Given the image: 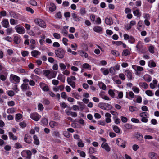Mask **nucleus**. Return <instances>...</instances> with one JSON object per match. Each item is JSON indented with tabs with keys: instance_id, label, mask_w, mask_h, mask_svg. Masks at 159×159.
Returning a JSON list of instances; mask_svg holds the SVG:
<instances>
[{
	"instance_id": "obj_40",
	"label": "nucleus",
	"mask_w": 159,
	"mask_h": 159,
	"mask_svg": "<svg viewBox=\"0 0 159 159\" xmlns=\"http://www.w3.org/2000/svg\"><path fill=\"white\" fill-rule=\"evenodd\" d=\"M7 28L6 29V31L7 34V35H9L11 34L13 32H14L12 27L10 28Z\"/></svg>"
},
{
	"instance_id": "obj_43",
	"label": "nucleus",
	"mask_w": 159,
	"mask_h": 159,
	"mask_svg": "<svg viewBox=\"0 0 159 159\" xmlns=\"http://www.w3.org/2000/svg\"><path fill=\"white\" fill-rule=\"evenodd\" d=\"M41 123L44 125H46L48 124V121L46 118H42L41 121Z\"/></svg>"
},
{
	"instance_id": "obj_25",
	"label": "nucleus",
	"mask_w": 159,
	"mask_h": 159,
	"mask_svg": "<svg viewBox=\"0 0 159 159\" xmlns=\"http://www.w3.org/2000/svg\"><path fill=\"white\" fill-rule=\"evenodd\" d=\"M56 6L53 3H51L49 5V10L51 12H53L56 10Z\"/></svg>"
},
{
	"instance_id": "obj_38",
	"label": "nucleus",
	"mask_w": 159,
	"mask_h": 159,
	"mask_svg": "<svg viewBox=\"0 0 159 159\" xmlns=\"http://www.w3.org/2000/svg\"><path fill=\"white\" fill-rule=\"evenodd\" d=\"M104 110L108 111L112 108V106L110 104L108 103H106Z\"/></svg>"
},
{
	"instance_id": "obj_41",
	"label": "nucleus",
	"mask_w": 159,
	"mask_h": 159,
	"mask_svg": "<svg viewBox=\"0 0 159 159\" xmlns=\"http://www.w3.org/2000/svg\"><path fill=\"white\" fill-rule=\"evenodd\" d=\"M139 86L144 89H147L148 87V85L145 82H141L139 84Z\"/></svg>"
},
{
	"instance_id": "obj_1",
	"label": "nucleus",
	"mask_w": 159,
	"mask_h": 159,
	"mask_svg": "<svg viewBox=\"0 0 159 159\" xmlns=\"http://www.w3.org/2000/svg\"><path fill=\"white\" fill-rule=\"evenodd\" d=\"M57 72L52 70H45L43 71V74L44 75L49 79L54 78L56 77Z\"/></svg>"
},
{
	"instance_id": "obj_24",
	"label": "nucleus",
	"mask_w": 159,
	"mask_h": 159,
	"mask_svg": "<svg viewBox=\"0 0 159 159\" xmlns=\"http://www.w3.org/2000/svg\"><path fill=\"white\" fill-rule=\"evenodd\" d=\"M105 22L107 25H111L113 24V21L111 18L106 17L105 19Z\"/></svg>"
},
{
	"instance_id": "obj_5",
	"label": "nucleus",
	"mask_w": 159,
	"mask_h": 159,
	"mask_svg": "<svg viewBox=\"0 0 159 159\" xmlns=\"http://www.w3.org/2000/svg\"><path fill=\"white\" fill-rule=\"evenodd\" d=\"M34 22L37 25H39L40 27L45 28L46 27V24L45 22L41 19H36L34 20Z\"/></svg>"
},
{
	"instance_id": "obj_26",
	"label": "nucleus",
	"mask_w": 159,
	"mask_h": 159,
	"mask_svg": "<svg viewBox=\"0 0 159 159\" xmlns=\"http://www.w3.org/2000/svg\"><path fill=\"white\" fill-rule=\"evenodd\" d=\"M133 13L135 16L139 18L141 15V13L139 9H136L133 11Z\"/></svg>"
},
{
	"instance_id": "obj_3",
	"label": "nucleus",
	"mask_w": 159,
	"mask_h": 159,
	"mask_svg": "<svg viewBox=\"0 0 159 159\" xmlns=\"http://www.w3.org/2000/svg\"><path fill=\"white\" fill-rule=\"evenodd\" d=\"M55 53L57 57L62 59L64 57L65 52L63 49L60 48L55 51Z\"/></svg>"
},
{
	"instance_id": "obj_18",
	"label": "nucleus",
	"mask_w": 159,
	"mask_h": 159,
	"mask_svg": "<svg viewBox=\"0 0 159 159\" xmlns=\"http://www.w3.org/2000/svg\"><path fill=\"white\" fill-rule=\"evenodd\" d=\"M71 15L75 21H80L81 17L78 16L75 13H72Z\"/></svg>"
},
{
	"instance_id": "obj_49",
	"label": "nucleus",
	"mask_w": 159,
	"mask_h": 159,
	"mask_svg": "<svg viewBox=\"0 0 159 159\" xmlns=\"http://www.w3.org/2000/svg\"><path fill=\"white\" fill-rule=\"evenodd\" d=\"M78 104L79 105V109L81 110H83L85 108V105L83 104V103L82 102H78Z\"/></svg>"
},
{
	"instance_id": "obj_60",
	"label": "nucleus",
	"mask_w": 159,
	"mask_h": 159,
	"mask_svg": "<svg viewBox=\"0 0 159 159\" xmlns=\"http://www.w3.org/2000/svg\"><path fill=\"white\" fill-rule=\"evenodd\" d=\"M109 72L112 75H114L116 72V70L114 67H111L109 70Z\"/></svg>"
},
{
	"instance_id": "obj_63",
	"label": "nucleus",
	"mask_w": 159,
	"mask_h": 159,
	"mask_svg": "<svg viewBox=\"0 0 159 159\" xmlns=\"http://www.w3.org/2000/svg\"><path fill=\"white\" fill-rule=\"evenodd\" d=\"M137 138L139 140L141 141L143 140V137L140 133H138L137 135Z\"/></svg>"
},
{
	"instance_id": "obj_31",
	"label": "nucleus",
	"mask_w": 159,
	"mask_h": 159,
	"mask_svg": "<svg viewBox=\"0 0 159 159\" xmlns=\"http://www.w3.org/2000/svg\"><path fill=\"white\" fill-rule=\"evenodd\" d=\"M149 156L151 159H157L158 158L157 154L154 152L149 153Z\"/></svg>"
},
{
	"instance_id": "obj_51",
	"label": "nucleus",
	"mask_w": 159,
	"mask_h": 159,
	"mask_svg": "<svg viewBox=\"0 0 159 159\" xmlns=\"http://www.w3.org/2000/svg\"><path fill=\"white\" fill-rule=\"evenodd\" d=\"M146 94L149 96H152L154 95V93L151 90H147L145 91Z\"/></svg>"
},
{
	"instance_id": "obj_56",
	"label": "nucleus",
	"mask_w": 159,
	"mask_h": 159,
	"mask_svg": "<svg viewBox=\"0 0 159 159\" xmlns=\"http://www.w3.org/2000/svg\"><path fill=\"white\" fill-rule=\"evenodd\" d=\"M7 93L8 96L12 97L14 96L15 93L12 90H9L7 91Z\"/></svg>"
},
{
	"instance_id": "obj_29",
	"label": "nucleus",
	"mask_w": 159,
	"mask_h": 159,
	"mask_svg": "<svg viewBox=\"0 0 159 159\" xmlns=\"http://www.w3.org/2000/svg\"><path fill=\"white\" fill-rule=\"evenodd\" d=\"M9 14L11 17L15 19H18L19 17L18 14L13 11H10L9 12Z\"/></svg>"
},
{
	"instance_id": "obj_6",
	"label": "nucleus",
	"mask_w": 159,
	"mask_h": 159,
	"mask_svg": "<svg viewBox=\"0 0 159 159\" xmlns=\"http://www.w3.org/2000/svg\"><path fill=\"white\" fill-rule=\"evenodd\" d=\"M116 143L118 145L123 148H125L126 147V142L121 138H118L116 140Z\"/></svg>"
},
{
	"instance_id": "obj_50",
	"label": "nucleus",
	"mask_w": 159,
	"mask_h": 159,
	"mask_svg": "<svg viewBox=\"0 0 159 159\" xmlns=\"http://www.w3.org/2000/svg\"><path fill=\"white\" fill-rule=\"evenodd\" d=\"M128 94L129 97L132 98H133L134 97V93L131 91H129V93L126 92V97L127 98V95Z\"/></svg>"
},
{
	"instance_id": "obj_64",
	"label": "nucleus",
	"mask_w": 159,
	"mask_h": 159,
	"mask_svg": "<svg viewBox=\"0 0 159 159\" xmlns=\"http://www.w3.org/2000/svg\"><path fill=\"white\" fill-rule=\"evenodd\" d=\"M21 54L23 57H25L28 56L29 54V52L27 51H24L21 52Z\"/></svg>"
},
{
	"instance_id": "obj_30",
	"label": "nucleus",
	"mask_w": 159,
	"mask_h": 159,
	"mask_svg": "<svg viewBox=\"0 0 159 159\" xmlns=\"http://www.w3.org/2000/svg\"><path fill=\"white\" fill-rule=\"evenodd\" d=\"M143 78L145 81L148 82L151 81L152 79L151 77L148 75H144Z\"/></svg>"
},
{
	"instance_id": "obj_17",
	"label": "nucleus",
	"mask_w": 159,
	"mask_h": 159,
	"mask_svg": "<svg viewBox=\"0 0 159 159\" xmlns=\"http://www.w3.org/2000/svg\"><path fill=\"white\" fill-rule=\"evenodd\" d=\"M28 84H22L21 86V90L23 91H25L30 88Z\"/></svg>"
},
{
	"instance_id": "obj_52",
	"label": "nucleus",
	"mask_w": 159,
	"mask_h": 159,
	"mask_svg": "<svg viewBox=\"0 0 159 159\" xmlns=\"http://www.w3.org/2000/svg\"><path fill=\"white\" fill-rule=\"evenodd\" d=\"M59 67L61 70H63L66 69V66L63 63H60L59 64Z\"/></svg>"
},
{
	"instance_id": "obj_21",
	"label": "nucleus",
	"mask_w": 159,
	"mask_h": 159,
	"mask_svg": "<svg viewBox=\"0 0 159 159\" xmlns=\"http://www.w3.org/2000/svg\"><path fill=\"white\" fill-rule=\"evenodd\" d=\"M24 140L26 143H31V137L27 134H25L24 137Z\"/></svg>"
},
{
	"instance_id": "obj_62",
	"label": "nucleus",
	"mask_w": 159,
	"mask_h": 159,
	"mask_svg": "<svg viewBox=\"0 0 159 159\" xmlns=\"http://www.w3.org/2000/svg\"><path fill=\"white\" fill-rule=\"evenodd\" d=\"M77 151L78 152L80 153L81 157H85L86 156V154L84 152L79 150H77Z\"/></svg>"
},
{
	"instance_id": "obj_34",
	"label": "nucleus",
	"mask_w": 159,
	"mask_h": 159,
	"mask_svg": "<svg viewBox=\"0 0 159 159\" xmlns=\"http://www.w3.org/2000/svg\"><path fill=\"white\" fill-rule=\"evenodd\" d=\"M49 125L52 128H54L55 127L58 126V124L57 122L55 121H52L49 122Z\"/></svg>"
},
{
	"instance_id": "obj_57",
	"label": "nucleus",
	"mask_w": 159,
	"mask_h": 159,
	"mask_svg": "<svg viewBox=\"0 0 159 159\" xmlns=\"http://www.w3.org/2000/svg\"><path fill=\"white\" fill-rule=\"evenodd\" d=\"M80 14L82 15H84L87 12L85 8L84 7H82L80 9Z\"/></svg>"
},
{
	"instance_id": "obj_22",
	"label": "nucleus",
	"mask_w": 159,
	"mask_h": 159,
	"mask_svg": "<svg viewBox=\"0 0 159 159\" xmlns=\"http://www.w3.org/2000/svg\"><path fill=\"white\" fill-rule=\"evenodd\" d=\"M68 27H69L68 26H64L62 30L61 33L63 34L64 36H66L67 35Z\"/></svg>"
},
{
	"instance_id": "obj_27",
	"label": "nucleus",
	"mask_w": 159,
	"mask_h": 159,
	"mask_svg": "<svg viewBox=\"0 0 159 159\" xmlns=\"http://www.w3.org/2000/svg\"><path fill=\"white\" fill-rule=\"evenodd\" d=\"M100 71L105 75H107L109 73L108 69L105 68H102L100 69Z\"/></svg>"
},
{
	"instance_id": "obj_46",
	"label": "nucleus",
	"mask_w": 159,
	"mask_h": 159,
	"mask_svg": "<svg viewBox=\"0 0 159 159\" xmlns=\"http://www.w3.org/2000/svg\"><path fill=\"white\" fill-rule=\"evenodd\" d=\"M100 88L104 90H106V85L103 82H101L99 84Z\"/></svg>"
},
{
	"instance_id": "obj_48",
	"label": "nucleus",
	"mask_w": 159,
	"mask_h": 159,
	"mask_svg": "<svg viewBox=\"0 0 159 159\" xmlns=\"http://www.w3.org/2000/svg\"><path fill=\"white\" fill-rule=\"evenodd\" d=\"M42 102L45 105H48L50 103V101L47 99L43 98L42 101Z\"/></svg>"
},
{
	"instance_id": "obj_14",
	"label": "nucleus",
	"mask_w": 159,
	"mask_h": 159,
	"mask_svg": "<svg viewBox=\"0 0 159 159\" xmlns=\"http://www.w3.org/2000/svg\"><path fill=\"white\" fill-rule=\"evenodd\" d=\"M124 73L129 80H131L132 79V74L131 71L129 70H126Z\"/></svg>"
},
{
	"instance_id": "obj_58",
	"label": "nucleus",
	"mask_w": 159,
	"mask_h": 159,
	"mask_svg": "<svg viewBox=\"0 0 159 159\" xmlns=\"http://www.w3.org/2000/svg\"><path fill=\"white\" fill-rule=\"evenodd\" d=\"M20 61V60L18 58L16 57H13L11 60V62L13 63L18 62Z\"/></svg>"
},
{
	"instance_id": "obj_2",
	"label": "nucleus",
	"mask_w": 159,
	"mask_h": 159,
	"mask_svg": "<svg viewBox=\"0 0 159 159\" xmlns=\"http://www.w3.org/2000/svg\"><path fill=\"white\" fill-rule=\"evenodd\" d=\"M10 81L13 83L18 84L20 80V78L19 76L14 74L10 75L9 77Z\"/></svg>"
},
{
	"instance_id": "obj_33",
	"label": "nucleus",
	"mask_w": 159,
	"mask_h": 159,
	"mask_svg": "<svg viewBox=\"0 0 159 159\" xmlns=\"http://www.w3.org/2000/svg\"><path fill=\"white\" fill-rule=\"evenodd\" d=\"M80 55L84 57L85 58H87L88 57V54L83 50H81L79 51Z\"/></svg>"
},
{
	"instance_id": "obj_11",
	"label": "nucleus",
	"mask_w": 159,
	"mask_h": 159,
	"mask_svg": "<svg viewBox=\"0 0 159 159\" xmlns=\"http://www.w3.org/2000/svg\"><path fill=\"white\" fill-rule=\"evenodd\" d=\"M2 26L4 28H8L9 27V24L7 19H4L1 22Z\"/></svg>"
},
{
	"instance_id": "obj_39",
	"label": "nucleus",
	"mask_w": 159,
	"mask_h": 159,
	"mask_svg": "<svg viewBox=\"0 0 159 159\" xmlns=\"http://www.w3.org/2000/svg\"><path fill=\"white\" fill-rule=\"evenodd\" d=\"M130 52L128 50L125 49L123 50V52L122 53V55L123 56H125L130 55Z\"/></svg>"
},
{
	"instance_id": "obj_20",
	"label": "nucleus",
	"mask_w": 159,
	"mask_h": 159,
	"mask_svg": "<svg viewBox=\"0 0 159 159\" xmlns=\"http://www.w3.org/2000/svg\"><path fill=\"white\" fill-rule=\"evenodd\" d=\"M13 41L16 44H19L21 41L20 37L18 36H15L13 38Z\"/></svg>"
},
{
	"instance_id": "obj_59",
	"label": "nucleus",
	"mask_w": 159,
	"mask_h": 159,
	"mask_svg": "<svg viewBox=\"0 0 159 159\" xmlns=\"http://www.w3.org/2000/svg\"><path fill=\"white\" fill-rule=\"evenodd\" d=\"M83 67L84 69H89L91 68V66L88 63H84L83 64Z\"/></svg>"
},
{
	"instance_id": "obj_32",
	"label": "nucleus",
	"mask_w": 159,
	"mask_h": 159,
	"mask_svg": "<svg viewBox=\"0 0 159 159\" xmlns=\"http://www.w3.org/2000/svg\"><path fill=\"white\" fill-rule=\"evenodd\" d=\"M57 79L64 82L65 80V77L61 74H59L57 77Z\"/></svg>"
},
{
	"instance_id": "obj_55",
	"label": "nucleus",
	"mask_w": 159,
	"mask_h": 159,
	"mask_svg": "<svg viewBox=\"0 0 159 159\" xmlns=\"http://www.w3.org/2000/svg\"><path fill=\"white\" fill-rule=\"evenodd\" d=\"M10 22L11 24L12 25H14L17 24V21L15 19L12 18L10 20Z\"/></svg>"
},
{
	"instance_id": "obj_45",
	"label": "nucleus",
	"mask_w": 159,
	"mask_h": 159,
	"mask_svg": "<svg viewBox=\"0 0 159 159\" xmlns=\"http://www.w3.org/2000/svg\"><path fill=\"white\" fill-rule=\"evenodd\" d=\"M124 128L126 129H130L132 128V126L130 124L127 123L124 125Z\"/></svg>"
},
{
	"instance_id": "obj_47",
	"label": "nucleus",
	"mask_w": 159,
	"mask_h": 159,
	"mask_svg": "<svg viewBox=\"0 0 159 159\" xmlns=\"http://www.w3.org/2000/svg\"><path fill=\"white\" fill-rule=\"evenodd\" d=\"M69 84L73 88H74L75 86V82L72 81H67Z\"/></svg>"
},
{
	"instance_id": "obj_53",
	"label": "nucleus",
	"mask_w": 159,
	"mask_h": 159,
	"mask_svg": "<svg viewBox=\"0 0 159 159\" xmlns=\"http://www.w3.org/2000/svg\"><path fill=\"white\" fill-rule=\"evenodd\" d=\"M140 116L142 118L144 117H148L149 115L148 114H147L146 112H142L141 113L139 114Z\"/></svg>"
},
{
	"instance_id": "obj_9",
	"label": "nucleus",
	"mask_w": 159,
	"mask_h": 159,
	"mask_svg": "<svg viewBox=\"0 0 159 159\" xmlns=\"http://www.w3.org/2000/svg\"><path fill=\"white\" fill-rule=\"evenodd\" d=\"M39 86L44 91H48L49 90V88L48 86L46 84L43 83H40Z\"/></svg>"
},
{
	"instance_id": "obj_44",
	"label": "nucleus",
	"mask_w": 159,
	"mask_h": 159,
	"mask_svg": "<svg viewBox=\"0 0 159 159\" xmlns=\"http://www.w3.org/2000/svg\"><path fill=\"white\" fill-rule=\"evenodd\" d=\"M113 129L114 131L117 133H119L120 132V130L119 128L116 125L113 126Z\"/></svg>"
},
{
	"instance_id": "obj_4",
	"label": "nucleus",
	"mask_w": 159,
	"mask_h": 159,
	"mask_svg": "<svg viewBox=\"0 0 159 159\" xmlns=\"http://www.w3.org/2000/svg\"><path fill=\"white\" fill-rule=\"evenodd\" d=\"M123 36L124 39L128 40V42L131 44H133L135 42V39L131 35L129 36L128 34H124Z\"/></svg>"
},
{
	"instance_id": "obj_12",
	"label": "nucleus",
	"mask_w": 159,
	"mask_h": 159,
	"mask_svg": "<svg viewBox=\"0 0 159 159\" xmlns=\"http://www.w3.org/2000/svg\"><path fill=\"white\" fill-rule=\"evenodd\" d=\"M105 116L106 117L105 121L108 123H111V115L109 113H106L105 114Z\"/></svg>"
},
{
	"instance_id": "obj_42",
	"label": "nucleus",
	"mask_w": 159,
	"mask_h": 159,
	"mask_svg": "<svg viewBox=\"0 0 159 159\" xmlns=\"http://www.w3.org/2000/svg\"><path fill=\"white\" fill-rule=\"evenodd\" d=\"M143 22L142 21H139L137 25V29L139 30H140L142 27Z\"/></svg>"
},
{
	"instance_id": "obj_36",
	"label": "nucleus",
	"mask_w": 159,
	"mask_h": 159,
	"mask_svg": "<svg viewBox=\"0 0 159 159\" xmlns=\"http://www.w3.org/2000/svg\"><path fill=\"white\" fill-rule=\"evenodd\" d=\"M33 138L34 139V144L36 145H39V141L37 136L36 135H34L33 136Z\"/></svg>"
},
{
	"instance_id": "obj_15",
	"label": "nucleus",
	"mask_w": 159,
	"mask_h": 159,
	"mask_svg": "<svg viewBox=\"0 0 159 159\" xmlns=\"http://www.w3.org/2000/svg\"><path fill=\"white\" fill-rule=\"evenodd\" d=\"M143 47V43L141 41H139L136 46V48L138 51H141Z\"/></svg>"
},
{
	"instance_id": "obj_8",
	"label": "nucleus",
	"mask_w": 159,
	"mask_h": 159,
	"mask_svg": "<svg viewBox=\"0 0 159 159\" xmlns=\"http://www.w3.org/2000/svg\"><path fill=\"white\" fill-rule=\"evenodd\" d=\"M30 117L35 121H38L41 118V116L36 113L30 114Z\"/></svg>"
},
{
	"instance_id": "obj_13",
	"label": "nucleus",
	"mask_w": 159,
	"mask_h": 159,
	"mask_svg": "<svg viewBox=\"0 0 159 159\" xmlns=\"http://www.w3.org/2000/svg\"><path fill=\"white\" fill-rule=\"evenodd\" d=\"M66 114L68 116L71 115L72 117H75L77 116V114L76 112H72L70 110H67L65 111Z\"/></svg>"
},
{
	"instance_id": "obj_54",
	"label": "nucleus",
	"mask_w": 159,
	"mask_h": 159,
	"mask_svg": "<svg viewBox=\"0 0 159 159\" xmlns=\"http://www.w3.org/2000/svg\"><path fill=\"white\" fill-rule=\"evenodd\" d=\"M132 89L135 93H138L139 92V88L135 86L133 87Z\"/></svg>"
},
{
	"instance_id": "obj_10",
	"label": "nucleus",
	"mask_w": 159,
	"mask_h": 159,
	"mask_svg": "<svg viewBox=\"0 0 159 159\" xmlns=\"http://www.w3.org/2000/svg\"><path fill=\"white\" fill-rule=\"evenodd\" d=\"M101 146L102 148L107 152H109L111 150V148L110 146L107 143L104 142L102 144Z\"/></svg>"
},
{
	"instance_id": "obj_28",
	"label": "nucleus",
	"mask_w": 159,
	"mask_h": 159,
	"mask_svg": "<svg viewBox=\"0 0 159 159\" xmlns=\"http://www.w3.org/2000/svg\"><path fill=\"white\" fill-rule=\"evenodd\" d=\"M8 134L9 138L10 139H12L13 140H16L17 139V137L14 135L12 132H9Z\"/></svg>"
},
{
	"instance_id": "obj_23",
	"label": "nucleus",
	"mask_w": 159,
	"mask_h": 159,
	"mask_svg": "<svg viewBox=\"0 0 159 159\" xmlns=\"http://www.w3.org/2000/svg\"><path fill=\"white\" fill-rule=\"evenodd\" d=\"M31 54L32 56L36 57L38 56L41 54V52L39 51L33 50L31 51Z\"/></svg>"
},
{
	"instance_id": "obj_19",
	"label": "nucleus",
	"mask_w": 159,
	"mask_h": 159,
	"mask_svg": "<svg viewBox=\"0 0 159 159\" xmlns=\"http://www.w3.org/2000/svg\"><path fill=\"white\" fill-rule=\"evenodd\" d=\"M93 29L95 32L98 33H101L103 30L102 28L101 27L98 26H94L93 28Z\"/></svg>"
},
{
	"instance_id": "obj_35",
	"label": "nucleus",
	"mask_w": 159,
	"mask_h": 159,
	"mask_svg": "<svg viewBox=\"0 0 159 159\" xmlns=\"http://www.w3.org/2000/svg\"><path fill=\"white\" fill-rule=\"evenodd\" d=\"M25 152L27 155L26 158L27 159H31L32 153L29 150H25L23 152Z\"/></svg>"
},
{
	"instance_id": "obj_7",
	"label": "nucleus",
	"mask_w": 159,
	"mask_h": 159,
	"mask_svg": "<svg viewBox=\"0 0 159 159\" xmlns=\"http://www.w3.org/2000/svg\"><path fill=\"white\" fill-rule=\"evenodd\" d=\"M15 29L16 32L19 34H23L25 32V30L22 26L19 25L16 26Z\"/></svg>"
},
{
	"instance_id": "obj_61",
	"label": "nucleus",
	"mask_w": 159,
	"mask_h": 159,
	"mask_svg": "<svg viewBox=\"0 0 159 159\" xmlns=\"http://www.w3.org/2000/svg\"><path fill=\"white\" fill-rule=\"evenodd\" d=\"M77 145L79 147L82 148L84 147V144L81 140H80L77 143Z\"/></svg>"
},
{
	"instance_id": "obj_16",
	"label": "nucleus",
	"mask_w": 159,
	"mask_h": 159,
	"mask_svg": "<svg viewBox=\"0 0 159 159\" xmlns=\"http://www.w3.org/2000/svg\"><path fill=\"white\" fill-rule=\"evenodd\" d=\"M132 68L135 71H141L143 70V67L138 66L137 65H133L132 66Z\"/></svg>"
},
{
	"instance_id": "obj_37",
	"label": "nucleus",
	"mask_w": 159,
	"mask_h": 159,
	"mask_svg": "<svg viewBox=\"0 0 159 159\" xmlns=\"http://www.w3.org/2000/svg\"><path fill=\"white\" fill-rule=\"evenodd\" d=\"M16 109L14 108H11L8 109L7 110V113L8 114H12L15 112Z\"/></svg>"
}]
</instances>
